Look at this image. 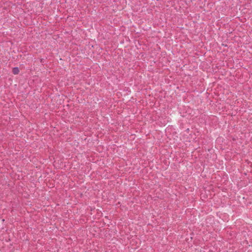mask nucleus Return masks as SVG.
<instances>
[{
    "mask_svg": "<svg viewBox=\"0 0 252 252\" xmlns=\"http://www.w3.org/2000/svg\"><path fill=\"white\" fill-rule=\"evenodd\" d=\"M19 72V68L18 67H14L13 69V73L14 74H17Z\"/></svg>",
    "mask_w": 252,
    "mask_h": 252,
    "instance_id": "f257e3e1",
    "label": "nucleus"
}]
</instances>
